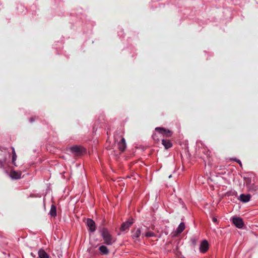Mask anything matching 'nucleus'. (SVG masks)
Returning <instances> with one entry per match:
<instances>
[{"mask_svg": "<svg viewBox=\"0 0 258 258\" xmlns=\"http://www.w3.org/2000/svg\"><path fill=\"white\" fill-rule=\"evenodd\" d=\"M144 236L147 237H152L155 236L156 235L152 231H148L145 234Z\"/></svg>", "mask_w": 258, "mask_h": 258, "instance_id": "obj_18", "label": "nucleus"}, {"mask_svg": "<svg viewBox=\"0 0 258 258\" xmlns=\"http://www.w3.org/2000/svg\"><path fill=\"white\" fill-rule=\"evenodd\" d=\"M87 225L88 227V230L90 232H94L96 230V224L95 222L91 219H87Z\"/></svg>", "mask_w": 258, "mask_h": 258, "instance_id": "obj_6", "label": "nucleus"}, {"mask_svg": "<svg viewBox=\"0 0 258 258\" xmlns=\"http://www.w3.org/2000/svg\"><path fill=\"white\" fill-rule=\"evenodd\" d=\"M72 153L75 155L80 156L85 151V149L80 146H74L70 148Z\"/></svg>", "mask_w": 258, "mask_h": 258, "instance_id": "obj_3", "label": "nucleus"}, {"mask_svg": "<svg viewBox=\"0 0 258 258\" xmlns=\"http://www.w3.org/2000/svg\"><path fill=\"white\" fill-rule=\"evenodd\" d=\"M35 120L34 117H31L29 119L30 122H33Z\"/></svg>", "mask_w": 258, "mask_h": 258, "instance_id": "obj_22", "label": "nucleus"}, {"mask_svg": "<svg viewBox=\"0 0 258 258\" xmlns=\"http://www.w3.org/2000/svg\"><path fill=\"white\" fill-rule=\"evenodd\" d=\"M162 144L166 149H168L172 146V144L169 140L162 139Z\"/></svg>", "mask_w": 258, "mask_h": 258, "instance_id": "obj_11", "label": "nucleus"}, {"mask_svg": "<svg viewBox=\"0 0 258 258\" xmlns=\"http://www.w3.org/2000/svg\"><path fill=\"white\" fill-rule=\"evenodd\" d=\"M233 160L234 161H235L236 162H237L238 163H239V164L240 165V166H242V163H241V162L240 160L237 159L236 158H234V159H233Z\"/></svg>", "mask_w": 258, "mask_h": 258, "instance_id": "obj_21", "label": "nucleus"}, {"mask_svg": "<svg viewBox=\"0 0 258 258\" xmlns=\"http://www.w3.org/2000/svg\"><path fill=\"white\" fill-rule=\"evenodd\" d=\"M49 214L51 217H55L56 216V208L54 205H52L51 206Z\"/></svg>", "mask_w": 258, "mask_h": 258, "instance_id": "obj_15", "label": "nucleus"}, {"mask_svg": "<svg viewBox=\"0 0 258 258\" xmlns=\"http://www.w3.org/2000/svg\"><path fill=\"white\" fill-rule=\"evenodd\" d=\"M126 148L125 140L124 138H122L121 140L118 143V148L121 152H123Z\"/></svg>", "mask_w": 258, "mask_h": 258, "instance_id": "obj_8", "label": "nucleus"}, {"mask_svg": "<svg viewBox=\"0 0 258 258\" xmlns=\"http://www.w3.org/2000/svg\"><path fill=\"white\" fill-rule=\"evenodd\" d=\"M190 241H191L192 244L194 246H195L197 244V239L196 237H192L191 238Z\"/></svg>", "mask_w": 258, "mask_h": 258, "instance_id": "obj_20", "label": "nucleus"}, {"mask_svg": "<svg viewBox=\"0 0 258 258\" xmlns=\"http://www.w3.org/2000/svg\"><path fill=\"white\" fill-rule=\"evenodd\" d=\"M209 247V245L208 242L207 240H203L201 241L199 250L202 253H205L208 250Z\"/></svg>", "mask_w": 258, "mask_h": 258, "instance_id": "obj_5", "label": "nucleus"}, {"mask_svg": "<svg viewBox=\"0 0 258 258\" xmlns=\"http://www.w3.org/2000/svg\"><path fill=\"white\" fill-rule=\"evenodd\" d=\"M213 222L216 223L217 221V219L215 217H213L212 219Z\"/></svg>", "mask_w": 258, "mask_h": 258, "instance_id": "obj_23", "label": "nucleus"}, {"mask_svg": "<svg viewBox=\"0 0 258 258\" xmlns=\"http://www.w3.org/2000/svg\"><path fill=\"white\" fill-rule=\"evenodd\" d=\"M185 229V224L184 222H181L176 230V233L177 234L181 233Z\"/></svg>", "mask_w": 258, "mask_h": 258, "instance_id": "obj_14", "label": "nucleus"}, {"mask_svg": "<svg viewBox=\"0 0 258 258\" xmlns=\"http://www.w3.org/2000/svg\"><path fill=\"white\" fill-rule=\"evenodd\" d=\"M10 176L13 179H18L21 177V173L14 170H11Z\"/></svg>", "mask_w": 258, "mask_h": 258, "instance_id": "obj_9", "label": "nucleus"}, {"mask_svg": "<svg viewBox=\"0 0 258 258\" xmlns=\"http://www.w3.org/2000/svg\"><path fill=\"white\" fill-rule=\"evenodd\" d=\"M39 258H49V255L43 249H40L38 252Z\"/></svg>", "mask_w": 258, "mask_h": 258, "instance_id": "obj_13", "label": "nucleus"}, {"mask_svg": "<svg viewBox=\"0 0 258 258\" xmlns=\"http://www.w3.org/2000/svg\"><path fill=\"white\" fill-rule=\"evenodd\" d=\"M100 232L104 243L106 244L111 245L115 242L116 238L109 232L106 228H102L100 229Z\"/></svg>", "mask_w": 258, "mask_h": 258, "instance_id": "obj_1", "label": "nucleus"}, {"mask_svg": "<svg viewBox=\"0 0 258 258\" xmlns=\"http://www.w3.org/2000/svg\"><path fill=\"white\" fill-rule=\"evenodd\" d=\"M98 249L101 254L106 255L109 253V250L108 248L105 245L100 246Z\"/></svg>", "mask_w": 258, "mask_h": 258, "instance_id": "obj_12", "label": "nucleus"}, {"mask_svg": "<svg viewBox=\"0 0 258 258\" xmlns=\"http://www.w3.org/2000/svg\"><path fill=\"white\" fill-rule=\"evenodd\" d=\"M250 199V195L249 194H241L239 196V200L243 202V203H246L249 201Z\"/></svg>", "mask_w": 258, "mask_h": 258, "instance_id": "obj_10", "label": "nucleus"}, {"mask_svg": "<svg viewBox=\"0 0 258 258\" xmlns=\"http://www.w3.org/2000/svg\"><path fill=\"white\" fill-rule=\"evenodd\" d=\"M232 222L234 225L238 228H242L244 226L243 220L240 217H233Z\"/></svg>", "mask_w": 258, "mask_h": 258, "instance_id": "obj_4", "label": "nucleus"}, {"mask_svg": "<svg viewBox=\"0 0 258 258\" xmlns=\"http://www.w3.org/2000/svg\"><path fill=\"white\" fill-rule=\"evenodd\" d=\"M11 149L12 150V164L16 166V160L17 159V155H16V152H15V149L13 147H11Z\"/></svg>", "mask_w": 258, "mask_h": 258, "instance_id": "obj_16", "label": "nucleus"}, {"mask_svg": "<svg viewBox=\"0 0 258 258\" xmlns=\"http://www.w3.org/2000/svg\"><path fill=\"white\" fill-rule=\"evenodd\" d=\"M134 223V219H129L128 220L123 222L120 227V230L121 231H125L127 230Z\"/></svg>", "mask_w": 258, "mask_h": 258, "instance_id": "obj_7", "label": "nucleus"}, {"mask_svg": "<svg viewBox=\"0 0 258 258\" xmlns=\"http://www.w3.org/2000/svg\"><path fill=\"white\" fill-rule=\"evenodd\" d=\"M155 130L159 132L160 134L165 137H170L173 134L171 131L166 129L163 127H157L155 128Z\"/></svg>", "mask_w": 258, "mask_h": 258, "instance_id": "obj_2", "label": "nucleus"}, {"mask_svg": "<svg viewBox=\"0 0 258 258\" xmlns=\"http://www.w3.org/2000/svg\"><path fill=\"white\" fill-rule=\"evenodd\" d=\"M141 234V231L140 228H138L135 232H134L132 237L133 239L139 238Z\"/></svg>", "mask_w": 258, "mask_h": 258, "instance_id": "obj_17", "label": "nucleus"}, {"mask_svg": "<svg viewBox=\"0 0 258 258\" xmlns=\"http://www.w3.org/2000/svg\"><path fill=\"white\" fill-rule=\"evenodd\" d=\"M6 163L5 159H0V168H4Z\"/></svg>", "mask_w": 258, "mask_h": 258, "instance_id": "obj_19", "label": "nucleus"}, {"mask_svg": "<svg viewBox=\"0 0 258 258\" xmlns=\"http://www.w3.org/2000/svg\"><path fill=\"white\" fill-rule=\"evenodd\" d=\"M170 177H171V175L169 176V178H170Z\"/></svg>", "mask_w": 258, "mask_h": 258, "instance_id": "obj_24", "label": "nucleus"}]
</instances>
